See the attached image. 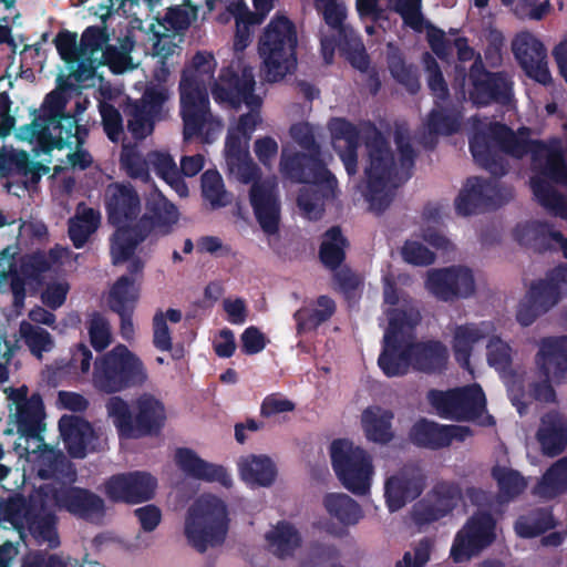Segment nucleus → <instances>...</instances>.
<instances>
[{
  "mask_svg": "<svg viewBox=\"0 0 567 567\" xmlns=\"http://www.w3.org/2000/svg\"><path fill=\"white\" fill-rule=\"evenodd\" d=\"M255 84L252 68L238 55L229 66L221 69L218 79L213 83L212 95L221 105L238 110L245 104L249 109V112L241 114L229 125L225 143L226 163L236 179L251 183L249 199L256 218L262 230L272 235L279 223L276 177L261 178L260 168L248 152L250 137L262 122V99L254 93Z\"/></svg>",
  "mask_w": 567,
  "mask_h": 567,
  "instance_id": "nucleus-1",
  "label": "nucleus"
},
{
  "mask_svg": "<svg viewBox=\"0 0 567 567\" xmlns=\"http://www.w3.org/2000/svg\"><path fill=\"white\" fill-rule=\"evenodd\" d=\"M474 125L476 132L471 141V151L475 161L493 174H498L504 173V168L498 169L494 159L498 148L515 157L532 152L536 174L532 177L530 184L535 197L555 215L567 219V197L558 195L553 185H567V167L558 145L546 146L529 141L526 128L514 134L504 125L482 123L476 118Z\"/></svg>",
  "mask_w": 567,
  "mask_h": 567,
  "instance_id": "nucleus-2",
  "label": "nucleus"
},
{
  "mask_svg": "<svg viewBox=\"0 0 567 567\" xmlns=\"http://www.w3.org/2000/svg\"><path fill=\"white\" fill-rule=\"evenodd\" d=\"M289 135L302 153L296 152L291 144H285L281 150L280 172L288 178L310 184L301 190L298 205L307 218L317 219L322 214L321 196H333L337 181L319 158V145L313 127L308 122L292 124Z\"/></svg>",
  "mask_w": 567,
  "mask_h": 567,
  "instance_id": "nucleus-3",
  "label": "nucleus"
},
{
  "mask_svg": "<svg viewBox=\"0 0 567 567\" xmlns=\"http://www.w3.org/2000/svg\"><path fill=\"white\" fill-rule=\"evenodd\" d=\"M68 100L69 92L65 89L51 92L45 97L41 114L30 125L20 130L19 137L30 144H37L44 152L75 146L73 153L66 154L68 162L72 167L84 169L92 163V157L80 147L83 142L80 127L75 126L73 133V120L64 116Z\"/></svg>",
  "mask_w": 567,
  "mask_h": 567,
  "instance_id": "nucleus-4",
  "label": "nucleus"
},
{
  "mask_svg": "<svg viewBox=\"0 0 567 567\" xmlns=\"http://www.w3.org/2000/svg\"><path fill=\"white\" fill-rule=\"evenodd\" d=\"M40 493L44 496L41 506L35 505L40 498L39 494L32 497V505L23 508V512L14 517V522L19 529H28L39 543H48L50 547L59 544L53 517L47 511L51 502L86 519L99 520L103 516V501L86 489L73 486H62L56 489L45 486L40 487Z\"/></svg>",
  "mask_w": 567,
  "mask_h": 567,
  "instance_id": "nucleus-5",
  "label": "nucleus"
},
{
  "mask_svg": "<svg viewBox=\"0 0 567 567\" xmlns=\"http://www.w3.org/2000/svg\"><path fill=\"white\" fill-rule=\"evenodd\" d=\"M383 311L389 326L378 364L386 377L404 375L412 369L408 338L421 317L412 300L400 295L389 277H384Z\"/></svg>",
  "mask_w": 567,
  "mask_h": 567,
  "instance_id": "nucleus-6",
  "label": "nucleus"
},
{
  "mask_svg": "<svg viewBox=\"0 0 567 567\" xmlns=\"http://www.w3.org/2000/svg\"><path fill=\"white\" fill-rule=\"evenodd\" d=\"M367 138L365 187L362 193L370 209L381 213L392 200L393 189L398 186L399 168L406 169L411 165L413 151L410 144L404 143L400 137L398 140L400 164L398 165L386 141L379 132L369 128Z\"/></svg>",
  "mask_w": 567,
  "mask_h": 567,
  "instance_id": "nucleus-7",
  "label": "nucleus"
},
{
  "mask_svg": "<svg viewBox=\"0 0 567 567\" xmlns=\"http://www.w3.org/2000/svg\"><path fill=\"white\" fill-rule=\"evenodd\" d=\"M296 25L285 14L277 13L264 29L258 41L261 70L268 82H278L297 65Z\"/></svg>",
  "mask_w": 567,
  "mask_h": 567,
  "instance_id": "nucleus-8",
  "label": "nucleus"
},
{
  "mask_svg": "<svg viewBox=\"0 0 567 567\" xmlns=\"http://www.w3.org/2000/svg\"><path fill=\"white\" fill-rule=\"evenodd\" d=\"M105 205L110 221L117 227L111 239L113 264L117 265L128 260L137 244L145 237L126 227L140 214L141 202L133 187L115 183L105 190Z\"/></svg>",
  "mask_w": 567,
  "mask_h": 567,
  "instance_id": "nucleus-9",
  "label": "nucleus"
},
{
  "mask_svg": "<svg viewBox=\"0 0 567 567\" xmlns=\"http://www.w3.org/2000/svg\"><path fill=\"white\" fill-rule=\"evenodd\" d=\"M229 511L218 496L205 494L188 507L184 534L188 543L199 551L220 545L228 533Z\"/></svg>",
  "mask_w": 567,
  "mask_h": 567,
  "instance_id": "nucleus-10",
  "label": "nucleus"
},
{
  "mask_svg": "<svg viewBox=\"0 0 567 567\" xmlns=\"http://www.w3.org/2000/svg\"><path fill=\"white\" fill-rule=\"evenodd\" d=\"M106 412L121 436L137 437L150 434L166 420L162 401L153 394L143 393L133 404V413L127 402L120 396H112L106 402Z\"/></svg>",
  "mask_w": 567,
  "mask_h": 567,
  "instance_id": "nucleus-11",
  "label": "nucleus"
},
{
  "mask_svg": "<svg viewBox=\"0 0 567 567\" xmlns=\"http://www.w3.org/2000/svg\"><path fill=\"white\" fill-rule=\"evenodd\" d=\"M147 379L142 360L124 344H117L94 362L92 383L105 393L143 384Z\"/></svg>",
  "mask_w": 567,
  "mask_h": 567,
  "instance_id": "nucleus-12",
  "label": "nucleus"
},
{
  "mask_svg": "<svg viewBox=\"0 0 567 567\" xmlns=\"http://www.w3.org/2000/svg\"><path fill=\"white\" fill-rule=\"evenodd\" d=\"M427 400L437 415L455 421H474L480 425L494 424L486 412V398L478 384L449 391L432 390Z\"/></svg>",
  "mask_w": 567,
  "mask_h": 567,
  "instance_id": "nucleus-13",
  "label": "nucleus"
},
{
  "mask_svg": "<svg viewBox=\"0 0 567 567\" xmlns=\"http://www.w3.org/2000/svg\"><path fill=\"white\" fill-rule=\"evenodd\" d=\"M333 470L341 484L355 495L370 492L374 477L372 456L348 440H337L330 446Z\"/></svg>",
  "mask_w": 567,
  "mask_h": 567,
  "instance_id": "nucleus-14",
  "label": "nucleus"
},
{
  "mask_svg": "<svg viewBox=\"0 0 567 567\" xmlns=\"http://www.w3.org/2000/svg\"><path fill=\"white\" fill-rule=\"evenodd\" d=\"M536 367L540 382H533L530 393L536 401L554 402L553 382L567 381V337L545 338L539 342Z\"/></svg>",
  "mask_w": 567,
  "mask_h": 567,
  "instance_id": "nucleus-15",
  "label": "nucleus"
},
{
  "mask_svg": "<svg viewBox=\"0 0 567 567\" xmlns=\"http://www.w3.org/2000/svg\"><path fill=\"white\" fill-rule=\"evenodd\" d=\"M497 537L494 517L484 511L474 513L456 533L450 556L454 563L468 561L489 547Z\"/></svg>",
  "mask_w": 567,
  "mask_h": 567,
  "instance_id": "nucleus-16",
  "label": "nucleus"
},
{
  "mask_svg": "<svg viewBox=\"0 0 567 567\" xmlns=\"http://www.w3.org/2000/svg\"><path fill=\"white\" fill-rule=\"evenodd\" d=\"M9 400L10 417L17 423L18 432L25 445L21 442L16 444V450H21L22 454L29 455V442L32 441L37 447L41 445L39 432L43 417V405L40 395L32 394L28 396L25 386L16 390H6Z\"/></svg>",
  "mask_w": 567,
  "mask_h": 567,
  "instance_id": "nucleus-17",
  "label": "nucleus"
},
{
  "mask_svg": "<svg viewBox=\"0 0 567 567\" xmlns=\"http://www.w3.org/2000/svg\"><path fill=\"white\" fill-rule=\"evenodd\" d=\"M275 0H254L257 13H252L243 0H206L209 11H218L217 20L228 23L235 19L236 33L234 49L241 52L250 43V28L261 23L266 14L272 9Z\"/></svg>",
  "mask_w": 567,
  "mask_h": 567,
  "instance_id": "nucleus-18",
  "label": "nucleus"
},
{
  "mask_svg": "<svg viewBox=\"0 0 567 567\" xmlns=\"http://www.w3.org/2000/svg\"><path fill=\"white\" fill-rule=\"evenodd\" d=\"M217 68L215 56L207 51L197 52L184 66L179 82L181 106L189 114L195 104L208 103L207 83Z\"/></svg>",
  "mask_w": 567,
  "mask_h": 567,
  "instance_id": "nucleus-19",
  "label": "nucleus"
},
{
  "mask_svg": "<svg viewBox=\"0 0 567 567\" xmlns=\"http://www.w3.org/2000/svg\"><path fill=\"white\" fill-rule=\"evenodd\" d=\"M423 61L427 84L435 97V106L427 117L426 127L430 133H454L461 125L460 113L447 103V87L436 61L430 54H425Z\"/></svg>",
  "mask_w": 567,
  "mask_h": 567,
  "instance_id": "nucleus-20",
  "label": "nucleus"
},
{
  "mask_svg": "<svg viewBox=\"0 0 567 567\" xmlns=\"http://www.w3.org/2000/svg\"><path fill=\"white\" fill-rule=\"evenodd\" d=\"M512 52L525 74L540 84L551 81L547 62V49L533 32L523 30L512 40Z\"/></svg>",
  "mask_w": 567,
  "mask_h": 567,
  "instance_id": "nucleus-21",
  "label": "nucleus"
},
{
  "mask_svg": "<svg viewBox=\"0 0 567 567\" xmlns=\"http://www.w3.org/2000/svg\"><path fill=\"white\" fill-rule=\"evenodd\" d=\"M473 271L464 266H452L427 271L425 288L436 298L449 301L467 298L475 291Z\"/></svg>",
  "mask_w": 567,
  "mask_h": 567,
  "instance_id": "nucleus-22",
  "label": "nucleus"
},
{
  "mask_svg": "<svg viewBox=\"0 0 567 567\" xmlns=\"http://www.w3.org/2000/svg\"><path fill=\"white\" fill-rule=\"evenodd\" d=\"M461 497V489L456 484L437 482L426 496L413 506L412 519L417 525L436 522L451 513Z\"/></svg>",
  "mask_w": 567,
  "mask_h": 567,
  "instance_id": "nucleus-23",
  "label": "nucleus"
},
{
  "mask_svg": "<svg viewBox=\"0 0 567 567\" xmlns=\"http://www.w3.org/2000/svg\"><path fill=\"white\" fill-rule=\"evenodd\" d=\"M106 32L96 27H90L83 32L84 52H89V73L100 65L107 64L115 73L131 70V58L127 50H118L107 45Z\"/></svg>",
  "mask_w": 567,
  "mask_h": 567,
  "instance_id": "nucleus-24",
  "label": "nucleus"
},
{
  "mask_svg": "<svg viewBox=\"0 0 567 567\" xmlns=\"http://www.w3.org/2000/svg\"><path fill=\"white\" fill-rule=\"evenodd\" d=\"M168 97L169 91L165 85L153 84L146 89L140 103L127 106V128L135 138H145L153 132L154 117Z\"/></svg>",
  "mask_w": 567,
  "mask_h": 567,
  "instance_id": "nucleus-25",
  "label": "nucleus"
},
{
  "mask_svg": "<svg viewBox=\"0 0 567 567\" xmlns=\"http://www.w3.org/2000/svg\"><path fill=\"white\" fill-rule=\"evenodd\" d=\"M425 487V476L416 467H403L386 473L384 478V498L390 512H396L408 502L415 499Z\"/></svg>",
  "mask_w": 567,
  "mask_h": 567,
  "instance_id": "nucleus-26",
  "label": "nucleus"
},
{
  "mask_svg": "<svg viewBox=\"0 0 567 567\" xmlns=\"http://www.w3.org/2000/svg\"><path fill=\"white\" fill-rule=\"evenodd\" d=\"M157 480L147 472H131L112 476L105 484L107 496L114 501L141 503L151 499Z\"/></svg>",
  "mask_w": 567,
  "mask_h": 567,
  "instance_id": "nucleus-27",
  "label": "nucleus"
},
{
  "mask_svg": "<svg viewBox=\"0 0 567 567\" xmlns=\"http://www.w3.org/2000/svg\"><path fill=\"white\" fill-rule=\"evenodd\" d=\"M473 435L472 430L464 425H441L435 422L421 420L410 433L411 440L424 447L440 449L452 442H463Z\"/></svg>",
  "mask_w": 567,
  "mask_h": 567,
  "instance_id": "nucleus-28",
  "label": "nucleus"
},
{
  "mask_svg": "<svg viewBox=\"0 0 567 567\" xmlns=\"http://www.w3.org/2000/svg\"><path fill=\"white\" fill-rule=\"evenodd\" d=\"M59 427L69 453L73 457H84L97 446L99 434L91 424L79 416L64 415Z\"/></svg>",
  "mask_w": 567,
  "mask_h": 567,
  "instance_id": "nucleus-29",
  "label": "nucleus"
},
{
  "mask_svg": "<svg viewBox=\"0 0 567 567\" xmlns=\"http://www.w3.org/2000/svg\"><path fill=\"white\" fill-rule=\"evenodd\" d=\"M503 199L498 198V188L494 183L484 182L473 177L467 179L460 192L455 208L460 215L467 216L483 207L498 205Z\"/></svg>",
  "mask_w": 567,
  "mask_h": 567,
  "instance_id": "nucleus-30",
  "label": "nucleus"
},
{
  "mask_svg": "<svg viewBox=\"0 0 567 567\" xmlns=\"http://www.w3.org/2000/svg\"><path fill=\"white\" fill-rule=\"evenodd\" d=\"M8 167L11 173L10 179L4 184L8 193L21 196L29 186L34 185L41 175L49 173L44 165L31 164L25 151H12L8 154Z\"/></svg>",
  "mask_w": 567,
  "mask_h": 567,
  "instance_id": "nucleus-31",
  "label": "nucleus"
},
{
  "mask_svg": "<svg viewBox=\"0 0 567 567\" xmlns=\"http://www.w3.org/2000/svg\"><path fill=\"white\" fill-rule=\"evenodd\" d=\"M240 480L249 487H269L278 474L275 461L267 454H245L237 460Z\"/></svg>",
  "mask_w": 567,
  "mask_h": 567,
  "instance_id": "nucleus-32",
  "label": "nucleus"
},
{
  "mask_svg": "<svg viewBox=\"0 0 567 567\" xmlns=\"http://www.w3.org/2000/svg\"><path fill=\"white\" fill-rule=\"evenodd\" d=\"M178 220L176 207L156 188L146 198V213L141 220L143 228L155 235H167Z\"/></svg>",
  "mask_w": 567,
  "mask_h": 567,
  "instance_id": "nucleus-33",
  "label": "nucleus"
},
{
  "mask_svg": "<svg viewBox=\"0 0 567 567\" xmlns=\"http://www.w3.org/2000/svg\"><path fill=\"white\" fill-rule=\"evenodd\" d=\"M174 460L176 465L187 475L208 482H218L227 488L233 485L231 475L225 467L202 460L189 449H178L175 452Z\"/></svg>",
  "mask_w": 567,
  "mask_h": 567,
  "instance_id": "nucleus-34",
  "label": "nucleus"
},
{
  "mask_svg": "<svg viewBox=\"0 0 567 567\" xmlns=\"http://www.w3.org/2000/svg\"><path fill=\"white\" fill-rule=\"evenodd\" d=\"M471 78L473 89L470 97L476 105H486L491 101L505 102L509 99L511 82L506 75L473 70Z\"/></svg>",
  "mask_w": 567,
  "mask_h": 567,
  "instance_id": "nucleus-35",
  "label": "nucleus"
},
{
  "mask_svg": "<svg viewBox=\"0 0 567 567\" xmlns=\"http://www.w3.org/2000/svg\"><path fill=\"white\" fill-rule=\"evenodd\" d=\"M328 128L331 134V143L338 152L349 174L357 172V146L359 132L354 125L343 118H332Z\"/></svg>",
  "mask_w": 567,
  "mask_h": 567,
  "instance_id": "nucleus-36",
  "label": "nucleus"
},
{
  "mask_svg": "<svg viewBox=\"0 0 567 567\" xmlns=\"http://www.w3.org/2000/svg\"><path fill=\"white\" fill-rule=\"evenodd\" d=\"M536 439L544 454H560L567 445V417L557 411L544 414Z\"/></svg>",
  "mask_w": 567,
  "mask_h": 567,
  "instance_id": "nucleus-37",
  "label": "nucleus"
},
{
  "mask_svg": "<svg viewBox=\"0 0 567 567\" xmlns=\"http://www.w3.org/2000/svg\"><path fill=\"white\" fill-rule=\"evenodd\" d=\"M208 103L190 107L189 114L181 106V113L184 121V138L190 140L194 136L199 137L205 143L213 142L221 131L223 124L215 118L208 111Z\"/></svg>",
  "mask_w": 567,
  "mask_h": 567,
  "instance_id": "nucleus-38",
  "label": "nucleus"
},
{
  "mask_svg": "<svg viewBox=\"0 0 567 567\" xmlns=\"http://www.w3.org/2000/svg\"><path fill=\"white\" fill-rule=\"evenodd\" d=\"M515 237L523 245H532L537 248L561 249L567 258V238L548 225H520L515 230Z\"/></svg>",
  "mask_w": 567,
  "mask_h": 567,
  "instance_id": "nucleus-39",
  "label": "nucleus"
},
{
  "mask_svg": "<svg viewBox=\"0 0 567 567\" xmlns=\"http://www.w3.org/2000/svg\"><path fill=\"white\" fill-rule=\"evenodd\" d=\"M494 331V326L488 322L456 327L453 332L452 347L457 362L468 368L473 346Z\"/></svg>",
  "mask_w": 567,
  "mask_h": 567,
  "instance_id": "nucleus-40",
  "label": "nucleus"
},
{
  "mask_svg": "<svg viewBox=\"0 0 567 567\" xmlns=\"http://www.w3.org/2000/svg\"><path fill=\"white\" fill-rule=\"evenodd\" d=\"M547 289L548 287L534 285L520 300L516 318L522 326L532 324L538 316L557 303L556 295L551 290L545 296Z\"/></svg>",
  "mask_w": 567,
  "mask_h": 567,
  "instance_id": "nucleus-41",
  "label": "nucleus"
},
{
  "mask_svg": "<svg viewBox=\"0 0 567 567\" xmlns=\"http://www.w3.org/2000/svg\"><path fill=\"white\" fill-rule=\"evenodd\" d=\"M410 355L412 369L432 372L444 367L449 359L447 348L440 341L411 343Z\"/></svg>",
  "mask_w": 567,
  "mask_h": 567,
  "instance_id": "nucleus-42",
  "label": "nucleus"
},
{
  "mask_svg": "<svg viewBox=\"0 0 567 567\" xmlns=\"http://www.w3.org/2000/svg\"><path fill=\"white\" fill-rule=\"evenodd\" d=\"M393 413L381 406H369L361 415V425L368 441L385 444L393 437Z\"/></svg>",
  "mask_w": 567,
  "mask_h": 567,
  "instance_id": "nucleus-43",
  "label": "nucleus"
},
{
  "mask_svg": "<svg viewBox=\"0 0 567 567\" xmlns=\"http://www.w3.org/2000/svg\"><path fill=\"white\" fill-rule=\"evenodd\" d=\"M327 514L343 526H352L363 518L361 506L344 493H328L322 497Z\"/></svg>",
  "mask_w": 567,
  "mask_h": 567,
  "instance_id": "nucleus-44",
  "label": "nucleus"
},
{
  "mask_svg": "<svg viewBox=\"0 0 567 567\" xmlns=\"http://www.w3.org/2000/svg\"><path fill=\"white\" fill-rule=\"evenodd\" d=\"M265 539L269 551L279 558L291 556L301 546L299 532L288 523H279L271 527Z\"/></svg>",
  "mask_w": 567,
  "mask_h": 567,
  "instance_id": "nucleus-45",
  "label": "nucleus"
},
{
  "mask_svg": "<svg viewBox=\"0 0 567 567\" xmlns=\"http://www.w3.org/2000/svg\"><path fill=\"white\" fill-rule=\"evenodd\" d=\"M16 343H22L37 359H42L44 352H50L54 348V338L44 328L21 320L16 333Z\"/></svg>",
  "mask_w": 567,
  "mask_h": 567,
  "instance_id": "nucleus-46",
  "label": "nucleus"
},
{
  "mask_svg": "<svg viewBox=\"0 0 567 567\" xmlns=\"http://www.w3.org/2000/svg\"><path fill=\"white\" fill-rule=\"evenodd\" d=\"M100 213L83 204L69 220V236L76 248L83 247L100 226Z\"/></svg>",
  "mask_w": 567,
  "mask_h": 567,
  "instance_id": "nucleus-47",
  "label": "nucleus"
},
{
  "mask_svg": "<svg viewBox=\"0 0 567 567\" xmlns=\"http://www.w3.org/2000/svg\"><path fill=\"white\" fill-rule=\"evenodd\" d=\"M567 492V456L554 462L533 488L542 498H554Z\"/></svg>",
  "mask_w": 567,
  "mask_h": 567,
  "instance_id": "nucleus-48",
  "label": "nucleus"
},
{
  "mask_svg": "<svg viewBox=\"0 0 567 567\" xmlns=\"http://www.w3.org/2000/svg\"><path fill=\"white\" fill-rule=\"evenodd\" d=\"M147 159L157 176L164 179L181 197L188 195V187L181 177L179 169L171 154L153 151L147 154Z\"/></svg>",
  "mask_w": 567,
  "mask_h": 567,
  "instance_id": "nucleus-49",
  "label": "nucleus"
},
{
  "mask_svg": "<svg viewBox=\"0 0 567 567\" xmlns=\"http://www.w3.org/2000/svg\"><path fill=\"white\" fill-rule=\"evenodd\" d=\"M140 298V287L127 276L120 277L106 295V305L114 312L133 310Z\"/></svg>",
  "mask_w": 567,
  "mask_h": 567,
  "instance_id": "nucleus-50",
  "label": "nucleus"
},
{
  "mask_svg": "<svg viewBox=\"0 0 567 567\" xmlns=\"http://www.w3.org/2000/svg\"><path fill=\"white\" fill-rule=\"evenodd\" d=\"M336 305L327 296L319 297L312 305L298 310L295 313L299 332L316 329L323 321L328 320L334 312Z\"/></svg>",
  "mask_w": 567,
  "mask_h": 567,
  "instance_id": "nucleus-51",
  "label": "nucleus"
},
{
  "mask_svg": "<svg viewBox=\"0 0 567 567\" xmlns=\"http://www.w3.org/2000/svg\"><path fill=\"white\" fill-rule=\"evenodd\" d=\"M182 312L177 309L157 310L153 317V344L161 351L172 349V333L169 323H178Z\"/></svg>",
  "mask_w": 567,
  "mask_h": 567,
  "instance_id": "nucleus-52",
  "label": "nucleus"
},
{
  "mask_svg": "<svg viewBox=\"0 0 567 567\" xmlns=\"http://www.w3.org/2000/svg\"><path fill=\"white\" fill-rule=\"evenodd\" d=\"M55 45L62 60L66 63L78 62L80 69L89 72L87 52H84L83 35L81 37L80 44H76V35L70 32L59 33L55 39Z\"/></svg>",
  "mask_w": 567,
  "mask_h": 567,
  "instance_id": "nucleus-53",
  "label": "nucleus"
},
{
  "mask_svg": "<svg viewBox=\"0 0 567 567\" xmlns=\"http://www.w3.org/2000/svg\"><path fill=\"white\" fill-rule=\"evenodd\" d=\"M493 477L498 484L501 496L505 499L514 498L527 487L526 478L517 471L506 466H495Z\"/></svg>",
  "mask_w": 567,
  "mask_h": 567,
  "instance_id": "nucleus-54",
  "label": "nucleus"
},
{
  "mask_svg": "<svg viewBox=\"0 0 567 567\" xmlns=\"http://www.w3.org/2000/svg\"><path fill=\"white\" fill-rule=\"evenodd\" d=\"M346 240L338 228H331L324 236L320 248V258L329 268L338 267L344 258Z\"/></svg>",
  "mask_w": 567,
  "mask_h": 567,
  "instance_id": "nucleus-55",
  "label": "nucleus"
},
{
  "mask_svg": "<svg viewBox=\"0 0 567 567\" xmlns=\"http://www.w3.org/2000/svg\"><path fill=\"white\" fill-rule=\"evenodd\" d=\"M435 540L431 537H422L413 543L394 567H425L431 559Z\"/></svg>",
  "mask_w": 567,
  "mask_h": 567,
  "instance_id": "nucleus-56",
  "label": "nucleus"
},
{
  "mask_svg": "<svg viewBox=\"0 0 567 567\" xmlns=\"http://www.w3.org/2000/svg\"><path fill=\"white\" fill-rule=\"evenodd\" d=\"M487 338V363L497 371H505L511 365L513 359V350L511 346L506 341L494 336V332H492Z\"/></svg>",
  "mask_w": 567,
  "mask_h": 567,
  "instance_id": "nucleus-57",
  "label": "nucleus"
},
{
  "mask_svg": "<svg viewBox=\"0 0 567 567\" xmlns=\"http://www.w3.org/2000/svg\"><path fill=\"white\" fill-rule=\"evenodd\" d=\"M121 166L132 178L141 179L145 183L151 179L147 157L143 158L134 147H123L121 154Z\"/></svg>",
  "mask_w": 567,
  "mask_h": 567,
  "instance_id": "nucleus-58",
  "label": "nucleus"
},
{
  "mask_svg": "<svg viewBox=\"0 0 567 567\" xmlns=\"http://www.w3.org/2000/svg\"><path fill=\"white\" fill-rule=\"evenodd\" d=\"M504 4H511L513 12L520 19L539 21L551 10L549 0H502Z\"/></svg>",
  "mask_w": 567,
  "mask_h": 567,
  "instance_id": "nucleus-59",
  "label": "nucleus"
},
{
  "mask_svg": "<svg viewBox=\"0 0 567 567\" xmlns=\"http://www.w3.org/2000/svg\"><path fill=\"white\" fill-rule=\"evenodd\" d=\"M389 8L395 11L403 19L404 24L421 31L424 27V19L421 12L422 0H386Z\"/></svg>",
  "mask_w": 567,
  "mask_h": 567,
  "instance_id": "nucleus-60",
  "label": "nucleus"
},
{
  "mask_svg": "<svg viewBox=\"0 0 567 567\" xmlns=\"http://www.w3.org/2000/svg\"><path fill=\"white\" fill-rule=\"evenodd\" d=\"M202 189L204 197L213 206H225L229 203V196L224 188L221 176L216 171H206L203 174Z\"/></svg>",
  "mask_w": 567,
  "mask_h": 567,
  "instance_id": "nucleus-61",
  "label": "nucleus"
},
{
  "mask_svg": "<svg viewBox=\"0 0 567 567\" xmlns=\"http://www.w3.org/2000/svg\"><path fill=\"white\" fill-rule=\"evenodd\" d=\"M551 526V516L546 512H538L520 517L515 524V530L520 537H534Z\"/></svg>",
  "mask_w": 567,
  "mask_h": 567,
  "instance_id": "nucleus-62",
  "label": "nucleus"
},
{
  "mask_svg": "<svg viewBox=\"0 0 567 567\" xmlns=\"http://www.w3.org/2000/svg\"><path fill=\"white\" fill-rule=\"evenodd\" d=\"M87 331L92 347L102 351L112 340V332L109 321L99 313H93L87 321Z\"/></svg>",
  "mask_w": 567,
  "mask_h": 567,
  "instance_id": "nucleus-63",
  "label": "nucleus"
},
{
  "mask_svg": "<svg viewBox=\"0 0 567 567\" xmlns=\"http://www.w3.org/2000/svg\"><path fill=\"white\" fill-rule=\"evenodd\" d=\"M401 254L404 261L414 266H427L434 261V254L416 239L406 240Z\"/></svg>",
  "mask_w": 567,
  "mask_h": 567,
  "instance_id": "nucleus-64",
  "label": "nucleus"
}]
</instances>
